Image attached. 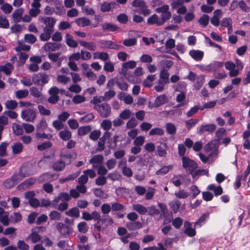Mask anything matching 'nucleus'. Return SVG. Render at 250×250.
<instances>
[{
	"instance_id": "30",
	"label": "nucleus",
	"mask_w": 250,
	"mask_h": 250,
	"mask_svg": "<svg viewBox=\"0 0 250 250\" xmlns=\"http://www.w3.org/2000/svg\"><path fill=\"white\" fill-rule=\"evenodd\" d=\"M66 43L67 45L71 47L75 48L77 47L78 43L76 41L73 40L72 35L67 33L65 35Z\"/></svg>"
},
{
	"instance_id": "18",
	"label": "nucleus",
	"mask_w": 250,
	"mask_h": 250,
	"mask_svg": "<svg viewBox=\"0 0 250 250\" xmlns=\"http://www.w3.org/2000/svg\"><path fill=\"white\" fill-rule=\"evenodd\" d=\"M58 177V175L55 173H46L40 176L39 181L40 182L53 181L56 179Z\"/></svg>"
},
{
	"instance_id": "55",
	"label": "nucleus",
	"mask_w": 250,
	"mask_h": 250,
	"mask_svg": "<svg viewBox=\"0 0 250 250\" xmlns=\"http://www.w3.org/2000/svg\"><path fill=\"white\" fill-rule=\"evenodd\" d=\"M198 121L199 120L195 119L187 120L185 122L186 126L188 130H190L197 124Z\"/></svg>"
},
{
	"instance_id": "12",
	"label": "nucleus",
	"mask_w": 250,
	"mask_h": 250,
	"mask_svg": "<svg viewBox=\"0 0 250 250\" xmlns=\"http://www.w3.org/2000/svg\"><path fill=\"white\" fill-rule=\"evenodd\" d=\"M104 160V157L102 155H94L89 160V163L92 164L93 168H97L99 165H101Z\"/></svg>"
},
{
	"instance_id": "25",
	"label": "nucleus",
	"mask_w": 250,
	"mask_h": 250,
	"mask_svg": "<svg viewBox=\"0 0 250 250\" xmlns=\"http://www.w3.org/2000/svg\"><path fill=\"white\" fill-rule=\"evenodd\" d=\"M12 153L14 155H17L21 153L23 149V146L20 142L15 143L11 146Z\"/></svg>"
},
{
	"instance_id": "17",
	"label": "nucleus",
	"mask_w": 250,
	"mask_h": 250,
	"mask_svg": "<svg viewBox=\"0 0 250 250\" xmlns=\"http://www.w3.org/2000/svg\"><path fill=\"white\" fill-rule=\"evenodd\" d=\"M14 70V66L10 63H7L0 66V77H1V73L3 72L6 75H10Z\"/></svg>"
},
{
	"instance_id": "14",
	"label": "nucleus",
	"mask_w": 250,
	"mask_h": 250,
	"mask_svg": "<svg viewBox=\"0 0 250 250\" xmlns=\"http://www.w3.org/2000/svg\"><path fill=\"white\" fill-rule=\"evenodd\" d=\"M147 23L149 24H156L158 26L162 25L165 23L161 18H159L156 14H153L149 17L147 20Z\"/></svg>"
},
{
	"instance_id": "64",
	"label": "nucleus",
	"mask_w": 250,
	"mask_h": 250,
	"mask_svg": "<svg viewBox=\"0 0 250 250\" xmlns=\"http://www.w3.org/2000/svg\"><path fill=\"white\" fill-rule=\"evenodd\" d=\"M17 248L21 250H29V246L26 244L23 240H19L17 243Z\"/></svg>"
},
{
	"instance_id": "32",
	"label": "nucleus",
	"mask_w": 250,
	"mask_h": 250,
	"mask_svg": "<svg viewBox=\"0 0 250 250\" xmlns=\"http://www.w3.org/2000/svg\"><path fill=\"white\" fill-rule=\"evenodd\" d=\"M115 2H104L101 5L100 10L103 12H108L114 7Z\"/></svg>"
},
{
	"instance_id": "57",
	"label": "nucleus",
	"mask_w": 250,
	"mask_h": 250,
	"mask_svg": "<svg viewBox=\"0 0 250 250\" xmlns=\"http://www.w3.org/2000/svg\"><path fill=\"white\" fill-rule=\"evenodd\" d=\"M50 219L51 220L59 221L61 220V214L57 211H52L49 214Z\"/></svg>"
},
{
	"instance_id": "11",
	"label": "nucleus",
	"mask_w": 250,
	"mask_h": 250,
	"mask_svg": "<svg viewBox=\"0 0 250 250\" xmlns=\"http://www.w3.org/2000/svg\"><path fill=\"white\" fill-rule=\"evenodd\" d=\"M224 64L226 69L229 71V77H234L239 75L238 70L236 69L235 63L231 61H228Z\"/></svg>"
},
{
	"instance_id": "54",
	"label": "nucleus",
	"mask_w": 250,
	"mask_h": 250,
	"mask_svg": "<svg viewBox=\"0 0 250 250\" xmlns=\"http://www.w3.org/2000/svg\"><path fill=\"white\" fill-rule=\"evenodd\" d=\"M105 46L106 48L118 50L120 49L121 46L120 45L117 44L114 42H113L110 41H106L105 42Z\"/></svg>"
},
{
	"instance_id": "60",
	"label": "nucleus",
	"mask_w": 250,
	"mask_h": 250,
	"mask_svg": "<svg viewBox=\"0 0 250 250\" xmlns=\"http://www.w3.org/2000/svg\"><path fill=\"white\" fill-rule=\"evenodd\" d=\"M192 177L194 179H196L198 176L203 175H208V171L205 169H199L196 170L195 172L191 173Z\"/></svg>"
},
{
	"instance_id": "41",
	"label": "nucleus",
	"mask_w": 250,
	"mask_h": 250,
	"mask_svg": "<svg viewBox=\"0 0 250 250\" xmlns=\"http://www.w3.org/2000/svg\"><path fill=\"white\" fill-rule=\"evenodd\" d=\"M65 214L70 217H78L80 211L77 208H73L65 212Z\"/></svg>"
},
{
	"instance_id": "34",
	"label": "nucleus",
	"mask_w": 250,
	"mask_h": 250,
	"mask_svg": "<svg viewBox=\"0 0 250 250\" xmlns=\"http://www.w3.org/2000/svg\"><path fill=\"white\" fill-rule=\"evenodd\" d=\"M12 127L13 131L15 135L19 136L23 134V131L22 125H21L17 123H13L12 124Z\"/></svg>"
},
{
	"instance_id": "59",
	"label": "nucleus",
	"mask_w": 250,
	"mask_h": 250,
	"mask_svg": "<svg viewBox=\"0 0 250 250\" xmlns=\"http://www.w3.org/2000/svg\"><path fill=\"white\" fill-rule=\"evenodd\" d=\"M68 89L72 92L75 93H79L82 91V87L78 84L74 83L73 84L71 85L68 88Z\"/></svg>"
},
{
	"instance_id": "40",
	"label": "nucleus",
	"mask_w": 250,
	"mask_h": 250,
	"mask_svg": "<svg viewBox=\"0 0 250 250\" xmlns=\"http://www.w3.org/2000/svg\"><path fill=\"white\" fill-rule=\"evenodd\" d=\"M0 8L1 10L6 14H10L13 10L12 6L8 3H3Z\"/></svg>"
},
{
	"instance_id": "63",
	"label": "nucleus",
	"mask_w": 250,
	"mask_h": 250,
	"mask_svg": "<svg viewBox=\"0 0 250 250\" xmlns=\"http://www.w3.org/2000/svg\"><path fill=\"white\" fill-rule=\"evenodd\" d=\"M136 66V62L134 61H130L123 63L122 67L124 69H133Z\"/></svg>"
},
{
	"instance_id": "33",
	"label": "nucleus",
	"mask_w": 250,
	"mask_h": 250,
	"mask_svg": "<svg viewBox=\"0 0 250 250\" xmlns=\"http://www.w3.org/2000/svg\"><path fill=\"white\" fill-rule=\"evenodd\" d=\"M53 32L50 30L43 29V32L40 35V40L44 42L48 41L51 37Z\"/></svg>"
},
{
	"instance_id": "42",
	"label": "nucleus",
	"mask_w": 250,
	"mask_h": 250,
	"mask_svg": "<svg viewBox=\"0 0 250 250\" xmlns=\"http://www.w3.org/2000/svg\"><path fill=\"white\" fill-rule=\"evenodd\" d=\"M31 95L35 98H41L42 97L41 90L36 87H32L30 88Z\"/></svg>"
},
{
	"instance_id": "49",
	"label": "nucleus",
	"mask_w": 250,
	"mask_h": 250,
	"mask_svg": "<svg viewBox=\"0 0 250 250\" xmlns=\"http://www.w3.org/2000/svg\"><path fill=\"white\" fill-rule=\"evenodd\" d=\"M20 82L24 86L27 87L31 86L34 83L33 77L32 79L25 77H22Z\"/></svg>"
},
{
	"instance_id": "50",
	"label": "nucleus",
	"mask_w": 250,
	"mask_h": 250,
	"mask_svg": "<svg viewBox=\"0 0 250 250\" xmlns=\"http://www.w3.org/2000/svg\"><path fill=\"white\" fill-rule=\"evenodd\" d=\"M205 82V77L203 75H200L197 77L196 82L194 85L195 88L199 89Z\"/></svg>"
},
{
	"instance_id": "21",
	"label": "nucleus",
	"mask_w": 250,
	"mask_h": 250,
	"mask_svg": "<svg viewBox=\"0 0 250 250\" xmlns=\"http://www.w3.org/2000/svg\"><path fill=\"white\" fill-rule=\"evenodd\" d=\"M216 129V125L214 124H208L206 125H202L200 126L199 132L203 133L205 132L208 133H212Z\"/></svg>"
},
{
	"instance_id": "29",
	"label": "nucleus",
	"mask_w": 250,
	"mask_h": 250,
	"mask_svg": "<svg viewBox=\"0 0 250 250\" xmlns=\"http://www.w3.org/2000/svg\"><path fill=\"white\" fill-rule=\"evenodd\" d=\"M168 98L165 95H161L155 99L154 104L156 106L158 107L168 102Z\"/></svg>"
},
{
	"instance_id": "38",
	"label": "nucleus",
	"mask_w": 250,
	"mask_h": 250,
	"mask_svg": "<svg viewBox=\"0 0 250 250\" xmlns=\"http://www.w3.org/2000/svg\"><path fill=\"white\" fill-rule=\"evenodd\" d=\"M173 168V166L169 165L168 166H165L161 169L156 172V175H164L167 173L170 170Z\"/></svg>"
},
{
	"instance_id": "31",
	"label": "nucleus",
	"mask_w": 250,
	"mask_h": 250,
	"mask_svg": "<svg viewBox=\"0 0 250 250\" xmlns=\"http://www.w3.org/2000/svg\"><path fill=\"white\" fill-rule=\"evenodd\" d=\"M59 136L62 140L67 141L71 138L72 134L70 131L65 129L61 131L59 133Z\"/></svg>"
},
{
	"instance_id": "44",
	"label": "nucleus",
	"mask_w": 250,
	"mask_h": 250,
	"mask_svg": "<svg viewBox=\"0 0 250 250\" xmlns=\"http://www.w3.org/2000/svg\"><path fill=\"white\" fill-rule=\"evenodd\" d=\"M209 217V213H206L205 214H203L199 218V219L195 223L194 226L195 227H200L203 223L205 222V221L206 220L207 218H208Z\"/></svg>"
},
{
	"instance_id": "27",
	"label": "nucleus",
	"mask_w": 250,
	"mask_h": 250,
	"mask_svg": "<svg viewBox=\"0 0 250 250\" xmlns=\"http://www.w3.org/2000/svg\"><path fill=\"white\" fill-rule=\"evenodd\" d=\"M126 227L130 230H134L142 228L143 225L139 221L131 222L127 223Z\"/></svg>"
},
{
	"instance_id": "58",
	"label": "nucleus",
	"mask_w": 250,
	"mask_h": 250,
	"mask_svg": "<svg viewBox=\"0 0 250 250\" xmlns=\"http://www.w3.org/2000/svg\"><path fill=\"white\" fill-rule=\"evenodd\" d=\"M22 126L23 128L25 130V133L27 134H30L33 132L35 130L34 126L31 124L23 123Z\"/></svg>"
},
{
	"instance_id": "23",
	"label": "nucleus",
	"mask_w": 250,
	"mask_h": 250,
	"mask_svg": "<svg viewBox=\"0 0 250 250\" xmlns=\"http://www.w3.org/2000/svg\"><path fill=\"white\" fill-rule=\"evenodd\" d=\"M56 80L58 83L63 85H66L71 82L70 77L63 74H58Z\"/></svg>"
},
{
	"instance_id": "48",
	"label": "nucleus",
	"mask_w": 250,
	"mask_h": 250,
	"mask_svg": "<svg viewBox=\"0 0 250 250\" xmlns=\"http://www.w3.org/2000/svg\"><path fill=\"white\" fill-rule=\"evenodd\" d=\"M90 131V127L89 126H84L79 127L77 133L79 136H84L87 134Z\"/></svg>"
},
{
	"instance_id": "51",
	"label": "nucleus",
	"mask_w": 250,
	"mask_h": 250,
	"mask_svg": "<svg viewBox=\"0 0 250 250\" xmlns=\"http://www.w3.org/2000/svg\"><path fill=\"white\" fill-rule=\"evenodd\" d=\"M169 205L173 212L177 213L181 206V203L178 200H175L170 202Z\"/></svg>"
},
{
	"instance_id": "39",
	"label": "nucleus",
	"mask_w": 250,
	"mask_h": 250,
	"mask_svg": "<svg viewBox=\"0 0 250 250\" xmlns=\"http://www.w3.org/2000/svg\"><path fill=\"white\" fill-rule=\"evenodd\" d=\"M121 174L116 171H114L109 173L107 176V178L112 180V181H118L121 178Z\"/></svg>"
},
{
	"instance_id": "43",
	"label": "nucleus",
	"mask_w": 250,
	"mask_h": 250,
	"mask_svg": "<svg viewBox=\"0 0 250 250\" xmlns=\"http://www.w3.org/2000/svg\"><path fill=\"white\" fill-rule=\"evenodd\" d=\"M169 74L167 70L165 69L163 70L160 74V78L161 81L164 83V84H166L169 82Z\"/></svg>"
},
{
	"instance_id": "22",
	"label": "nucleus",
	"mask_w": 250,
	"mask_h": 250,
	"mask_svg": "<svg viewBox=\"0 0 250 250\" xmlns=\"http://www.w3.org/2000/svg\"><path fill=\"white\" fill-rule=\"evenodd\" d=\"M168 147L166 143H161L157 146V154L160 157H165L167 154V151L168 150Z\"/></svg>"
},
{
	"instance_id": "16",
	"label": "nucleus",
	"mask_w": 250,
	"mask_h": 250,
	"mask_svg": "<svg viewBox=\"0 0 250 250\" xmlns=\"http://www.w3.org/2000/svg\"><path fill=\"white\" fill-rule=\"evenodd\" d=\"M189 56L196 61H200L204 57V52L199 50H191L189 52Z\"/></svg>"
},
{
	"instance_id": "8",
	"label": "nucleus",
	"mask_w": 250,
	"mask_h": 250,
	"mask_svg": "<svg viewBox=\"0 0 250 250\" xmlns=\"http://www.w3.org/2000/svg\"><path fill=\"white\" fill-rule=\"evenodd\" d=\"M96 176V172L92 169H87L83 172L82 174L78 178V183L79 184H85L88 180V176L90 178H93Z\"/></svg>"
},
{
	"instance_id": "61",
	"label": "nucleus",
	"mask_w": 250,
	"mask_h": 250,
	"mask_svg": "<svg viewBox=\"0 0 250 250\" xmlns=\"http://www.w3.org/2000/svg\"><path fill=\"white\" fill-rule=\"evenodd\" d=\"M6 108L8 109H14L17 107L18 104L15 100H8L5 103Z\"/></svg>"
},
{
	"instance_id": "46",
	"label": "nucleus",
	"mask_w": 250,
	"mask_h": 250,
	"mask_svg": "<svg viewBox=\"0 0 250 250\" xmlns=\"http://www.w3.org/2000/svg\"><path fill=\"white\" fill-rule=\"evenodd\" d=\"M115 94L116 92L114 90L110 89L104 93V95L103 96L104 100V101H109L113 98L115 96Z\"/></svg>"
},
{
	"instance_id": "24",
	"label": "nucleus",
	"mask_w": 250,
	"mask_h": 250,
	"mask_svg": "<svg viewBox=\"0 0 250 250\" xmlns=\"http://www.w3.org/2000/svg\"><path fill=\"white\" fill-rule=\"evenodd\" d=\"M102 29L104 31L114 32L119 29V27L115 24L106 22L102 24Z\"/></svg>"
},
{
	"instance_id": "28",
	"label": "nucleus",
	"mask_w": 250,
	"mask_h": 250,
	"mask_svg": "<svg viewBox=\"0 0 250 250\" xmlns=\"http://www.w3.org/2000/svg\"><path fill=\"white\" fill-rule=\"evenodd\" d=\"M94 59H100L103 61H106L109 59L107 53L104 52H96L93 54Z\"/></svg>"
},
{
	"instance_id": "56",
	"label": "nucleus",
	"mask_w": 250,
	"mask_h": 250,
	"mask_svg": "<svg viewBox=\"0 0 250 250\" xmlns=\"http://www.w3.org/2000/svg\"><path fill=\"white\" fill-rule=\"evenodd\" d=\"M24 41L29 43H34L37 40L36 37L33 34H27L24 35Z\"/></svg>"
},
{
	"instance_id": "13",
	"label": "nucleus",
	"mask_w": 250,
	"mask_h": 250,
	"mask_svg": "<svg viewBox=\"0 0 250 250\" xmlns=\"http://www.w3.org/2000/svg\"><path fill=\"white\" fill-rule=\"evenodd\" d=\"M61 46L62 45L60 43L48 42L45 44L43 48L46 52H52L59 49Z\"/></svg>"
},
{
	"instance_id": "2",
	"label": "nucleus",
	"mask_w": 250,
	"mask_h": 250,
	"mask_svg": "<svg viewBox=\"0 0 250 250\" xmlns=\"http://www.w3.org/2000/svg\"><path fill=\"white\" fill-rule=\"evenodd\" d=\"M182 161L183 167L189 173L193 172L198 167L197 164L188 157L183 156Z\"/></svg>"
},
{
	"instance_id": "10",
	"label": "nucleus",
	"mask_w": 250,
	"mask_h": 250,
	"mask_svg": "<svg viewBox=\"0 0 250 250\" xmlns=\"http://www.w3.org/2000/svg\"><path fill=\"white\" fill-rule=\"evenodd\" d=\"M56 229L60 234L64 237L69 235L72 232L71 228L62 222L57 224Z\"/></svg>"
},
{
	"instance_id": "1",
	"label": "nucleus",
	"mask_w": 250,
	"mask_h": 250,
	"mask_svg": "<svg viewBox=\"0 0 250 250\" xmlns=\"http://www.w3.org/2000/svg\"><path fill=\"white\" fill-rule=\"evenodd\" d=\"M71 154H63L62 153L60 154V159L55 161L53 164V169L57 171H62L64 169L66 165L71 163Z\"/></svg>"
},
{
	"instance_id": "19",
	"label": "nucleus",
	"mask_w": 250,
	"mask_h": 250,
	"mask_svg": "<svg viewBox=\"0 0 250 250\" xmlns=\"http://www.w3.org/2000/svg\"><path fill=\"white\" fill-rule=\"evenodd\" d=\"M8 215V212L5 211L2 208H0V222L4 226H8L9 224Z\"/></svg>"
},
{
	"instance_id": "4",
	"label": "nucleus",
	"mask_w": 250,
	"mask_h": 250,
	"mask_svg": "<svg viewBox=\"0 0 250 250\" xmlns=\"http://www.w3.org/2000/svg\"><path fill=\"white\" fill-rule=\"evenodd\" d=\"M34 83L37 85H43L48 83L49 78L48 75L39 73L33 76Z\"/></svg>"
},
{
	"instance_id": "3",
	"label": "nucleus",
	"mask_w": 250,
	"mask_h": 250,
	"mask_svg": "<svg viewBox=\"0 0 250 250\" xmlns=\"http://www.w3.org/2000/svg\"><path fill=\"white\" fill-rule=\"evenodd\" d=\"M169 6L167 4H165L161 7L157 8L155 11L161 14V18L165 22L167 21L170 19L171 17V13L169 11Z\"/></svg>"
},
{
	"instance_id": "20",
	"label": "nucleus",
	"mask_w": 250,
	"mask_h": 250,
	"mask_svg": "<svg viewBox=\"0 0 250 250\" xmlns=\"http://www.w3.org/2000/svg\"><path fill=\"white\" fill-rule=\"evenodd\" d=\"M23 8L16 9L12 14V17L15 22H19L22 20V15L23 13Z\"/></svg>"
},
{
	"instance_id": "7",
	"label": "nucleus",
	"mask_w": 250,
	"mask_h": 250,
	"mask_svg": "<svg viewBox=\"0 0 250 250\" xmlns=\"http://www.w3.org/2000/svg\"><path fill=\"white\" fill-rule=\"evenodd\" d=\"M36 112L32 109L23 110L21 113V118L26 122H33L36 118Z\"/></svg>"
},
{
	"instance_id": "47",
	"label": "nucleus",
	"mask_w": 250,
	"mask_h": 250,
	"mask_svg": "<svg viewBox=\"0 0 250 250\" xmlns=\"http://www.w3.org/2000/svg\"><path fill=\"white\" fill-rule=\"evenodd\" d=\"M76 23L80 26L84 27L89 25L90 23V21L88 19L81 18L76 20Z\"/></svg>"
},
{
	"instance_id": "45",
	"label": "nucleus",
	"mask_w": 250,
	"mask_h": 250,
	"mask_svg": "<svg viewBox=\"0 0 250 250\" xmlns=\"http://www.w3.org/2000/svg\"><path fill=\"white\" fill-rule=\"evenodd\" d=\"M156 78L155 75H148L146 79L144 82V85L146 87H151L152 85V82L154 81Z\"/></svg>"
},
{
	"instance_id": "26",
	"label": "nucleus",
	"mask_w": 250,
	"mask_h": 250,
	"mask_svg": "<svg viewBox=\"0 0 250 250\" xmlns=\"http://www.w3.org/2000/svg\"><path fill=\"white\" fill-rule=\"evenodd\" d=\"M132 207L133 210L137 211L140 214H145L147 212V208L141 204H134L133 205Z\"/></svg>"
},
{
	"instance_id": "5",
	"label": "nucleus",
	"mask_w": 250,
	"mask_h": 250,
	"mask_svg": "<svg viewBox=\"0 0 250 250\" xmlns=\"http://www.w3.org/2000/svg\"><path fill=\"white\" fill-rule=\"evenodd\" d=\"M134 7H139L144 16H147L151 13V10L148 8L147 5L143 0H134L132 3Z\"/></svg>"
},
{
	"instance_id": "37",
	"label": "nucleus",
	"mask_w": 250,
	"mask_h": 250,
	"mask_svg": "<svg viewBox=\"0 0 250 250\" xmlns=\"http://www.w3.org/2000/svg\"><path fill=\"white\" fill-rule=\"evenodd\" d=\"M16 97L19 99H23L29 95V91L27 89H21L15 92Z\"/></svg>"
},
{
	"instance_id": "6",
	"label": "nucleus",
	"mask_w": 250,
	"mask_h": 250,
	"mask_svg": "<svg viewBox=\"0 0 250 250\" xmlns=\"http://www.w3.org/2000/svg\"><path fill=\"white\" fill-rule=\"evenodd\" d=\"M39 21L45 25L43 29L54 31V27L56 22V20L55 18L52 17H39Z\"/></svg>"
},
{
	"instance_id": "52",
	"label": "nucleus",
	"mask_w": 250,
	"mask_h": 250,
	"mask_svg": "<svg viewBox=\"0 0 250 250\" xmlns=\"http://www.w3.org/2000/svg\"><path fill=\"white\" fill-rule=\"evenodd\" d=\"M9 144L6 142H2L0 145V157L5 156L7 154L6 150L7 147Z\"/></svg>"
},
{
	"instance_id": "62",
	"label": "nucleus",
	"mask_w": 250,
	"mask_h": 250,
	"mask_svg": "<svg viewBox=\"0 0 250 250\" xmlns=\"http://www.w3.org/2000/svg\"><path fill=\"white\" fill-rule=\"evenodd\" d=\"M52 126L57 130H60L63 128L64 125L63 122L58 119L53 122Z\"/></svg>"
},
{
	"instance_id": "36",
	"label": "nucleus",
	"mask_w": 250,
	"mask_h": 250,
	"mask_svg": "<svg viewBox=\"0 0 250 250\" xmlns=\"http://www.w3.org/2000/svg\"><path fill=\"white\" fill-rule=\"evenodd\" d=\"M46 1L50 3L51 5L55 6V9L57 10L56 12L57 14L59 11H60L63 8L62 2L60 0H46Z\"/></svg>"
},
{
	"instance_id": "53",
	"label": "nucleus",
	"mask_w": 250,
	"mask_h": 250,
	"mask_svg": "<svg viewBox=\"0 0 250 250\" xmlns=\"http://www.w3.org/2000/svg\"><path fill=\"white\" fill-rule=\"evenodd\" d=\"M78 229L79 232L85 233L88 231V227L86 222H81L78 225Z\"/></svg>"
},
{
	"instance_id": "9",
	"label": "nucleus",
	"mask_w": 250,
	"mask_h": 250,
	"mask_svg": "<svg viewBox=\"0 0 250 250\" xmlns=\"http://www.w3.org/2000/svg\"><path fill=\"white\" fill-rule=\"evenodd\" d=\"M95 109L100 114L101 116L103 117H108L111 112V108L110 106L105 103H103L100 105H96Z\"/></svg>"
},
{
	"instance_id": "35",
	"label": "nucleus",
	"mask_w": 250,
	"mask_h": 250,
	"mask_svg": "<svg viewBox=\"0 0 250 250\" xmlns=\"http://www.w3.org/2000/svg\"><path fill=\"white\" fill-rule=\"evenodd\" d=\"M79 43L82 46L91 51H94L96 48V44L93 42H86L81 41L79 42Z\"/></svg>"
},
{
	"instance_id": "15",
	"label": "nucleus",
	"mask_w": 250,
	"mask_h": 250,
	"mask_svg": "<svg viewBox=\"0 0 250 250\" xmlns=\"http://www.w3.org/2000/svg\"><path fill=\"white\" fill-rule=\"evenodd\" d=\"M191 226V224L188 221L184 223V233L189 237H193L196 234V230L192 228Z\"/></svg>"
}]
</instances>
